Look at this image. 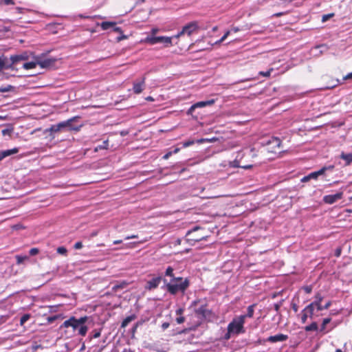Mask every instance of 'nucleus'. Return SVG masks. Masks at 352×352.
I'll return each instance as SVG.
<instances>
[{
    "mask_svg": "<svg viewBox=\"0 0 352 352\" xmlns=\"http://www.w3.org/2000/svg\"><path fill=\"white\" fill-rule=\"evenodd\" d=\"M10 133H11V130H10V129H6L2 130V134L3 135H6L7 134L10 135Z\"/></svg>",
    "mask_w": 352,
    "mask_h": 352,
    "instance_id": "4d7b16f0",
    "label": "nucleus"
},
{
    "mask_svg": "<svg viewBox=\"0 0 352 352\" xmlns=\"http://www.w3.org/2000/svg\"><path fill=\"white\" fill-rule=\"evenodd\" d=\"M58 318V316H49L47 317V322L48 323H52L53 322H54L57 318Z\"/></svg>",
    "mask_w": 352,
    "mask_h": 352,
    "instance_id": "49530a36",
    "label": "nucleus"
},
{
    "mask_svg": "<svg viewBox=\"0 0 352 352\" xmlns=\"http://www.w3.org/2000/svg\"><path fill=\"white\" fill-rule=\"evenodd\" d=\"M204 229L196 226L189 230L186 234V240L190 245H194L197 242L206 240L207 236L204 234Z\"/></svg>",
    "mask_w": 352,
    "mask_h": 352,
    "instance_id": "423d86ee",
    "label": "nucleus"
},
{
    "mask_svg": "<svg viewBox=\"0 0 352 352\" xmlns=\"http://www.w3.org/2000/svg\"><path fill=\"white\" fill-rule=\"evenodd\" d=\"M164 283L166 291L171 295H176L179 292L184 294L190 285V280L187 278H184L183 277L174 278L170 282L164 279Z\"/></svg>",
    "mask_w": 352,
    "mask_h": 352,
    "instance_id": "7ed1b4c3",
    "label": "nucleus"
},
{
    "mask_svg": "<svg viewBox=\"0 0 352 352\" xmlns=\"http://www.w3.org/2000/svg\"><path fill=\"white\" fill-rule=\"evenodd\" d=\"M3 1L6 5H13L14 3L13 0H3Z\"/></svg>",
    "mask_w": 352,
    "mask_h": 352,
    "instance_id": "6e6d98bb",
    "label": "nucleus"
},
{
    "mask_svg": "<svg viewBox=\"0 0 352 352\" xmlns=\"http://www.w3.org/2000/svg\"><path fill=\"white\" fill-rule=\"evenodd\" d=\"M33 56H35L34 54L30 51H23L21 53H18L14 55H11L10 57L4 55L0 56V66H12L14 65H19L25 63H29L34 60Z\"/></svg>",
    "mask_w": 352,
    "mask_h": 352,
    "instance_id": "f257e3e1",
    "label": "nucleus"
},
{
    "mask_svg": "<svg viewBox=\"0 0 352 352\" xmlns=\"http://www.w3.org/2000/svg\"><path fill=\"white\" fill-rule=\"evenodd\" d=\"M30 74H19L17 67H0V80H8L10 77L29 76Z\"/></svg>",
    "mask_w": 352,
    "mask_h": 352,
    "instance_id": "1a4fd4ad",
    "label": "nucleus"
},
{
    "mask_svg": "<svg viewBox=\"0 0 352 352\" xmlns=\"http://www.w3.org/2000/svg\"><path fill=\"white\" fill-rule=\"evenodd\" d=\"M165 276L170 277L171 279H174V278H176L174 274V269L171 266H168L166 269Z\"/></svg>",
    "mask_w": 352,
    "mask_h": 352,
    "instance_id": "473e14b6",
    "label": "nucleus"
},
{
    "mask_svg": "<svg viewBox=\"0 0 352 352\" xmlns=\"http://www.w3.org/2000/svg\"><path fill=\"white\" fill-rule=\"evenodd\" d=\"M342 197H343V192L340 191V192H337L335 195H328L324 196L323 201L325 204H333L335 202H336L338 200L341 199L342 198Z\"/></svg>",
    "mask_w": 352,
    "mask_h": 352,
    "instance_id": "4468645a",
    "label": "nucleus"
},
{
    "mask_svg": "<svg viewBox=\"0 0 352 352\" xmlns=\"http://www.w3.org/2000/svg\"><path fill=\"white\" fill-rule=\"evenodd\" d=\"M89 317L85 316L77 319L74 316H71L69 319L65 320L61 325L63 328H72L74 332L77 331L78 335L80 336H85L88 327L85 324L88 320Z\"/></svg>",
    "mask_w": 352,
    "mask_h": 352,
    "instance_id": "f03ea898",
    "label": "nucleus"
},
{
    "mask_svg": "<svg viewBox=\"0 0 352 352\" xmlns=\"http://www.w3.org/2000/svg\"><path fill=\"white\" fill-rule=\"evenodd\" d=\"M194 144H195L194 140H188L183 142V147L186 148V147L193 145Z\"/></svg>",
    "mask_w": 352,
    "mask_h": 352,
    "instance_id": "ea45409f",
    "label": "nucleus"
},
{
    "mask_svg": "<svg viewBox=\"0 0 352 352\" xmlns=\"http://www.w3.org/2000/svg\"><path fill=\"white\" fill-rule=\"evenodd\" d=\"M310 180L309 175H306L301 179L302 182H307Z\"/></svg>",
    "mask_w": 352,
    "mask_h": 352,
    "instance_id": "13d9d810",
    "label": "nucleus"
},
{
    "mask_svg": "<svg viewBox=\"0 0 352 352\" xmlns=\"http://www.w3.org/2000/svg\"><path fill=\"white\" fill-rule=\"evenodd\" d=\"M332 14H326L322 16V21H327Z\"/></svg>",
    "mask_w": 352,
    "mask_h": 352,
    "instance_id": "0e129e2a",
    "label": "nucleus"
},
{
    "mask_svg": "<svg viewBox=\"0 0 352 352\" xmlns=\"http://www.w3.org/2000/svg\"><path fill=\"white\" fill-rule=\"evenodd\" d=\"M240 154H239L236 158L230 162V166L232 168H243L244 169H249L253 166L252 164H242L241 160H238Z\"/></svg>",
    "mask_w": 352,
    "mask_h": 352,
    "instance_id": "a211bd4d",
    "label": "nucleus"
},
{
    "mask_svg": "<svg viewBox=\"0 0 352 352\" xmlns=\"http://www.w3.org/2000/svg\"><path fill=\"white\" fill-rule=\"evenodd\" d=\"M281 140L278 138L272 137L264 146V151L268 153L277 154L281 152Z\"/></svg>",
    "mask_w": 352,
    "mask_h": 352,
    "instance_id": "6e6552de",
    "label": "nucleus"
},
{
    "mask_svg": "<svg viewBox=\"0 0 352 352\" xmlns=\"http://www.w3.org/2000/svg\"><path fill=\"white\" fill-rule=\"evenodd\" d=\"M341 84H342V82L341 81V80L339 78H336L335 80H332L331 83L330 85H327V87H325L324 88H321V89H333L334 87H337L338 85H341Z\"/></svg>",
    "mask_w": 352,
    "mask_h": 352,
    "instance_id": "bb28decb",
    "label": "nucleus"
},
{
    "mask_svg": "<svg viewBox=\"0 0 352 352\" xmlns=\"http://www.w3.org/2000/svg\"><path fill=\"white\" fill-rule=\"evenodd\" d=\"M145 83V78H143L141 80L138 82H135L133 83V92L136 94H139L142 93L144 89Z\"/></svg>",
    "mask_w": 352,
    "mask_h": 352,
    "instance_id": "aec40b11",
    "label": "nucleus"
},
{
    "mask_svg": "<svg viewBox=\"0 0 352 352\" xmlns=\"http://www.w3.org/2000/svg\"><path fill=\"white\" fill-rule=\"evenodd\" d=\"M128 285V283L126 281H122L119 284H116L113 286L112 290L114 292H117L119 289H124Z\"/></svg>",
    "mask_w": 352,
    "mask_h": 352,
    "instance_id": "7c9ffc66",
    "label": "nucleus"
},
{
    "mask_svg": "<svg viewBox=\"0 0 352 352\" xmlns=\"http://www.w3.org/2000/svg\"><path fill=\"white\" fill-rule=\"evenodd\" d=\"M327 50H328V47L327 45L321 44V45H318L314 47L311 49V52L315 56H316V55H318L319 54H322L324 52H327Z\"/></svg>",
    "mask_w": 352,
    "mask_h": 352,
    "instance_id": "412c9836",
    "label": "nucleus"
},
{
    "mask_svg": "<svg viewBox=\"0 0 352 352\" xmlns=\"http://www.w3.org/2000/svg\"><path fill=\"white\" fill-rule=\"evenodd\" d=\"M50 52L42 53L38 56H33L34 60L29 63H23V66H51L54 65L60 58L50 55Z\"/></svg>",
    "mask_w": 352,
    "mask_h": 352,
    "instance_id": "20e7f679",
    "label": "nucleus"
},
{
    "mask_svg": "<svg viewBox=\"0 0 352 352\" xmlns=\"http://www.w3.org/2000/svg\"><path fill=\"white\" fill-rule=\"evenodd\" d=\"M18 152H19V149L16 148L10 149V150H6L3 152H0L1 160H3L4 157H8L10 155L17 153Z\"/></svg>",
    "mask_w": 352,
    "mask_h": 352,
    "instance_id": "a878e982",
    "label": "nucleus"
},
{
    "mask_svg": "<svg viewBox=\"0 0 352 352\" xmlns=\"http://www.w3.org/2000/svg\"><path fill=\"white\" fill-rule=\"evenodd\" d=\"M109 148V141L104 140L101 145H98L97 147H96L95 151H98V150H102V149H108Z\"/></svg>",
    "mask_w": 352,
    "mask_h": 352,
    "instance_id": "f704fd0d",
    "label": "nucleus"
},
{
    "mask_svg": "<svg viewBox=\"0 0 352 352\" xmlns=\"http://www.w3.org/2000/svg\"><path fill=\"white\" fill-rule=\"evenodd\" d=\"M292 309H293L295 312H297V311H298V306H297V305H296V304H292Z\"/></svg>",
    "mask_w": 352,
    "mask_h": 352,
    "instance_id": "e2e57ef3",
    "label": "nucleus"
},
{
    "mask_svg": "<svg viewBox=\"0 0 352 352\" xmlns=\"http://www.w3.org/2000/svg\"><path fill=\"white\" fill-rule=\"evenodd\" d=\"M151 237H149V238H145L143 240H141L140 241H135V242H132V243H129V247L130 248H135V247H137L138 245L140 244H142L143 243H145L146 241H148Z\"/></svg>",
    "mask_w": 352,
    "mask_h": 352,
    "instance_id": "72a5a7b5",
    "label": "nucleus"
},
{
    "mask_svg": "<svg viewBox=\"0 0 352 352\" xmlns=\"http://www.w3.org/2000/svg\"><path fill=\"white\" fill-rule=\"evenodd\" d=\"M14 87L12 85H8L6 87H0V92L4 93L12 90Z\"/></svg>",
    "mask_w": 352,
    "mask_h": 352,
    "instance_id": "4c0bfd02",
    "label": "nucleus"
},
{
    "mask_svg": "<svg viewBox=\"0 0 352 352\" xmlns=\"http://www.w3.org/2000/svg\"><path fill=\"white\" fill-rule=\"evenodd\" d=\"M31 316L29 314H25L22 316L20 319V324L21 326L24 325V324L30 318Z\"/></svg>",
    "mask_w": 352,
    "mask_h": 352,
    "instance_id": "e433bc0d",
    "label": "nucleus"
},
{
    "mask_svg": "<svg viewBox=\"0 0 352 352\" xmlns=\"http://www.w3.org/2000/svg\"><path fill=\"white\" fill-rule=\"evenodd\" d=\"M162 281V277L157 276L152 278L151 280L147 281L146 285L145 286V289L148 290L155 289L158 287L159 285Z\"/></svg>",
    "mask_w": 352,
    "mask_h": 352,
    "instance_id": "dca6fc26",
    "label": "nucleus"
},
{
    "mask_svg": "<svg viewBox=\"0 0 352 352\" xmlns=\"http://www.w3.org/2000/svg\"><path fill=\"white\" fill-rule=\"evenodd\" d=\"M160 38L162 40H159V43L163 44L164 47H168L172 45V40L176 38L175 36L172 37L160 36Z\"/></svg>",
    "mask_w": 352,
    "mask_h": 352,
    "instance_id": "5701e85b",
    "label": "nucleus"
},
{
    "mask_svg": "<svg viewBox=\"0 0 352 352\" xmlns=\"http://www.w3.org/2000/svg\"><path fill=\"white\" fill-rule=\"evenodd\" d=\"M322 168H326V170H333L334 168V166L333 165H331V166H324Z\"/></svg>",
    "mask_w": 352,
    "mask_h": 352,
    "instance_id": "69168bd1",
    "label": "nucleus"
},
{
    "mask_svg": "<svg viewBox=\"0 0 352 352\" xmlns=\"http://www.w3.org/2000/svg\"><path fill=\"white\" fill-rule=\"evenodd\" d=\"M25 258H26V257H23L19 255L16 256L17 264H21V263H23Z\"/></svg>",
    "mask_w": 352,
    "mask_h": 352,
    "instance_id": "de8ad7c7",
    "label": "nucleus"
},
{
    "mask_svg": "<svg viewBox=\"0 0 352 352\" xmlns=\"http://www.w3.org/2000/svg\"><path fill=\"white\" fill-rule=\"evenodd\" d=\"M255 149L254 148L250 149V155H251L252 157L256 156L255 153Z\"/></svg>",
    "mask_w": 352,
    "mask_h": 352,
    "instance_id": "338daca9",
    "label": "nucleus"
},
{
    "mask_svg": "<svg viewBox=\"0 0 352 352\" xmlns=\"http://www.w3.org/2000/svg\"><path fill=\"white\" fill-rule=\"evenodd\" d=\"M288 339V336L285 334H277L275 336H271L268 337L267 340L270 342H283L286 341Z\"/></svg>",
    "mask_w": 352,
    "mask_h": 352,
    "instance_id": "6ab92c4d",
    "label": "nucleus"
},
{
    "mask_svg": "<svg viewBox=\"0 0 352 352\" xmlns=\"http://www.w3.org/2000/svg\"><path fill=\"white\" fill-rule=\"evenodd\" d=\"M256 306V304H252L248 307L247 308V313L244 315H241L240 316H244V320L245 321V319L247 318H252L254 316V309Z\"/></svg>",
    "mask_w": 352,
    "mask_h": 352,
    "instance_id": "b1692460",
    "label": "nucleus"
},
{
    "mask_svg": "<svg viewBox=\"0 0 352 352\" xmlns=\"http://www.w3.org/2000/svg\"><path fill=\"white\" fill-rule=\"evenodd\" d=\"M272 71V69H270V70H268L266 72H260L259 74L262 75L263 76H265V77H268V76H270V73H271Z\"/></svg>",
    "mask_w": 352,
    "mask_h": 352,
    "instance_id": "3c124183",
    "label": "nucleus"
},
{
    "mask_svg": "<svg viewBox=\"0 0 352 352\" xmlns=\"http://www.w3.org/2000/svg\"><path fill=\"white\" fill-rule=\"evenodd\" d=\"M184 312V308H179L175 311L176 315L179 316H182Z\"/></svg>",
    "mask_w": 352,
    "mask_h": 352,
    "instance_id": "603ef678",
    "label": "nucleus"
},
{
    "mask_svg": "<svg viewBox=\"0 0 352 352\" xmlns=\"http://www.w3.org/2000/svg\"><path fill=\"white\" fill-rule=\"evenodd\" d=\"M198 29V25L197 22H190L183 27L182 30L175 36V37L177 38L179 36L187 34L188 36H190L193 32L197 31Z\"/></svg>",
    "mask_w": 352,
    "mask_h": 352,
    "instance_id": "9b49d317",
    "label": "nucleus"
},
{
    "mask_svg": "<svg viewBox=\"0 0 352 352\" xmlns=\"http://www.w3.org/2000/svg\"><path fill=\"white\" fill-rule=\"evenodd\" d=\"M93 335L91 336V338H98L100 336V330H94L93 331Z\"/></svg>",
    "mask_w": 352,
    "mask_h": 352,
    "instance_id": "c03bdc74",
    "label": "nucleus"
},
{
    "mask_svg": "<svg viewBox=\"0 0 352 352\" xmlns=\"http://www.w3.org/2000/svg\"><path fill=\"white\" fill-rule=\"evenodd\" d=\"M341 254V249L338 248L336 250L335 256L338 257L340 256Z\"/></svg>",
    "mask_w": 352,
    "mask_h": 352,
    "instance_id": "680f3d73",
    "label": "nucleus"
},
{
    "mask_svg": "<svg viewBox=\"0 0 352 352\" xmlns=\"http://www.w3.org/2000/svg\"><path fill=\"white\" fill-rule=\"evenodd\" d=\"M230 32L229 30H228L225 34L217 42V43H221L223 42V41L226 40V38L228 36V35L230 34Z\"/></svg>",
    "mask_w": 352,
    "mask_h": 352,
    "instance_id": "a18cd8bd",
    "label": "nucleus"
},
{
    "mask_svg": "<svg viewBox=\"0 0 352 352\" xmlns=\"http://www.w3.org/2000/svg\"><path fill=\"white\" fill-rule=\"evenodd\" d=\"M244 316H236L228 325V331L229 333L236 335L244 333L245 329L244 328Z\"/></svg>",
    "mask_w": 352,
    "mask_h": 352,
    "instance_id": "0eeeda50",
    "label": "nucleus"
},
{
    "mask_svg": "<svg viewBox=\"0 0 352 352\" xmlns=\"http://www.w3.org/2000/svg\"><path fill=\"white\" fill-rule=\"evenodd\" d=\"M173 155V153L172 151H169L168 153H166L164 156H163V159L164 160H168L171 155Z\"/></svg>",
    "mask_w": 352,
    "mask_h": 352,
    "instance_id": "864d4df0",
    "label": "nucleus"
},
{
    "mask_svg": "<svg viewBox=\"0 0 352 352\" xmlns=\"http://www.w3.org/2000/svg\"><path fill=\"white\" fill-rule=\"evenodd\" d=\"M340 157L345 161V166H349L352 163V153H345L342 152Z\"/></svg>",
    "mask_w": 352,
    "mask_h": 352,
    "instance_id": "393cba45",
    "label": "nucleus"
},
{
    "mask_svg": "<svg viewBox=\"0 0 352 352\" xmlns=\"http://www.w3.org/2000/svg\"><path fill=\"white\" fill-rule=\"evenodd\" d=\"M136 318L135 315L133 314L129 316H127L126 318L123 320L121 324L122 328H125L131 321Z\"/></svg>",
    "mask_w": 352,
    "mask_h": 352,
    "instance_id": "c85d7f7f",
    "label": "nucleus"
},
{
    "mask_svg": "<svg viewBox=\"0 0 352 352\" xmlns=\"http://www.w3.org/2000/svg\"><path fill=\"white\" fill-rule=\"evenodd\" d=\"M185 321V318L182 316H180L176 318V322L177 324H182Z\"/></svg>",
    "mask_w": 352,
    "mask_h": 352,
    "instance_id": "09e8293b",
    "label": "nucleus"
},
{
    "mask_svg": "<svg viewBox=\"0 0 352 352\" xmlns=\"http://www.w3.org/2000/svg\"><path fill=\"white\" fill-rule=\"evenodd\" d=\"M78 17L80 18V19H89L91 18L90 16H88V15H85V14H80L78 15Z\"/></svg>",
    "mask_w": 352,
    "mask_h": 352,
    "instance_id": "bf43d9fd",
    "label": "nucleus"
},
{
    "mask_svg": "<svg viewBox=\"0 0 352 352\" xmlns=\"http://www.w3.org/2000/svg\"><path fill=\"white\" fill-rule=\"evenodd\" d=\"M215 102V100L211 99L206 101H200L192 104L188 111V114H192L193 111L197 108H202L206 106L212 105Z\"/></svg>",
    "mask_w": 352,
    "mask_h": 352,
    "instance_id": "ddd939ff",
    "label": "nucleus"
},
{
    "mask_svg": "<svg viewBox=\"0 0 352 352\" xmlns=\"http://www.w3.org/2000/svg\"><path fill=\"white\" fill-rule=\"evenodd\" d=\"M314 298L315 300L309 304L312 305V308L314 309V307H316L318 311H322L324 309H328L331 305V302L329 300L328 302H326L324 307H321V302L323 300V296L319 292L316 294Z\"/></svg>",
    "mask_w": 352,
    "mask_h": 352,
    "instance_id": "9d476101",
    "label": "nucleus"
},
{
    "mask_svg": "<svg viewBox=\"0 0 352 352\" xmlns=\"http://www.w3.org/2000/svg\"><path fill=\"white\" fill-rule=\"evenodd\" d=\"M331 318H326L323 319L322 323L320 327V331H324V330L326 329V325L327 324H329L331 322Z\"/></svg>",
    "mask_w": 352,
    "mask_h": 352,
    "instance_id": "c9c22d12",
    "label": "nucleus"
},
{
    "mask_svg": "<svg viewBox=\"0 0 352 352\" xmlns=\"http://www.w3.org/2000/svg\"><path fill=\"white\" fill-rule=\"evenodd\" d=\"M326 171V168H320L318 171L312 172L310 174H309V177L310 179H317L318 176L323 175Z\"/></svg>",
    "mask_w": 352,
    "mask_h": 352,
    "instance_id": "cd10ccee",
    "label": "nucleus"
},
{
    "mask_svg": "<svg viewBox=\"0 0 352 352\" xmlns=\"http://www.w3.org/2000/svg\"><path fill=\"white\" fill-rule=\"evenodd\" d=\"M56 251H57V253L62 254V255H66L67 252V249L63 246L58 247L57 248Z\"/></svg>",
    "mask_w": 352,
    "mask_h": 352,
    "instance_id": "58836bf2",
    "label": "nucleus"
},
{
    "mask_svg": "<svg viewBox=\"0 0 352 352\" xmlns=\"http://www.w3.org/2000/svg\"><path fill=\"white\" fill-rule=\"evenodd\" d=\"M314 309L312 308L311 305L306 306L301 311V322L305 324L307 322V318H312Z\"/></svg>",
    "mask_w": 352,
    "mask_h": 352,
    "instance_id": "f8f14e48",
    "label": "nucleus"
},
{
    "mask_svg": "<svg viewBox=\"0 0 352 352\" xmlns=\"http://www.w3.org/2000/svg\"><path fill=\"white\" fill-rule=\"evenodd\" d=\"M38 252H39V250L36 248H33L30 249V254L31 256L36 255L37 254H38Z\"/></svg>",
    "mask_w": 352,
    "mask_h": 352,
    "instance_id": "37998d69",
    "label": "nucleus"
},
{
    "mask_svg": "<svg viewBox=\"0 0 352 352\" xmlns=\"http://www.w3.org/2000/svg\"><path fill=\"white\" fill-rule=\"evenodd\" d=\"M98 25H100L101 28L103 30H107L109 29H113L114 32H120L121 28L116 26V23L113 21H104L100 24L98 23Z\"/></svg>",
    "mask_w": 352,
    "mask_h": 352,
    "instance_id": "2eb2a0df",
    "label": "nucleus"
},
{
    "mask_svg": "<svg viewBox=\"0 0 352 352\" xmlns=\"http://www.w3.org/2000/svg\"><path fill=\"white\" fill-rule=\"evenodd\" d=\"M274 309L278 311L280 309V305L278 304H274Z\"/></svg>",
    "mask_w": 352,
    "mask_h": 352,
    "instance_id": "774afa93",
    "label": "nucleus"
},
{
    "mask_svg": "<svg viewBox=\"0 0 352 352\" xmlns=\"http://www.w3.org/2000/svg\"><path fill=\"white\" fill-rule=\"evenodd\" d=\"M159 40H162V38L155 36H148L146 38V42L151 45L159 43Z\"/></svg>",
    "mask_w": 352,
    "mask_h": 352,
    "instance_id": "c756f323",
    "label": "nucleus"
},
{
    "mask_svg": "<svg viewBox=\"0 0 352 352\" xmlns=\"http://www.w3.org/2000/svg\"><path fill=\"white\" fill-rule=\"evenodd\" d=\"M302 289L305 291L306 294H311L313 289V287L311 285H307L302 287Z\"/></svg>",
    "mask_w": 352,
    "mask_h": 352,
    "instance_id": "79ce46f5",
    "label": "nucleus"
},
{
    "mask_svg": "<svg viewBox=\"0 0 352 352\" xmlns=\"http://www.w3.org/2000/svg\"><path fill=\"white\" fill-rule=\"evenodd\" d=\"M74 247L76 250L81 249L82 248V243L80 241H78L74 244Z\"/></svg>",
    "mask_w": 352,
    "mask_h": 352,
    "instance_id": "8fccbe9b",
    "label": "nucleus"
},
{
    "mask_svg": "<svg viewBox=\"0 0 352 352\" xmlns=\"http://www.w3.org/2000/svg\"><path fill=\"white\" fill-rule=\"evenodd\" d=\"M318 329V324L316 322H313L309 325L305 327L306 331H317Z\"/></svg>",
    "mask_w": 352,
    "mask_h": 352,
    "instance_id": "2f4dec72",
    "label": "nucleus"
},
{
    "mask_svg": "<svg viewBox=\"0 0 352 352\" xmlns=\"http://www.w3.org/2000/svg\"><path fill=\"white\" fill-rule=\"evenodd\" d=\"M65 129V125L63 124L62 122L57 124L52 125L49 129L45 130L46 132L58 133L62 129Z\"/></svg>",
    "mask_w": 352,
    "mask_h": 352,
    "instance_id": "4be33fe9",
    "label": "nucleus"
},
{
    "mask_svg": "<svg viewBox=\"0 0 352 352\" xmlns=\"http://www.w3.org/2000/svg\"><path fill=\"white\" fill-rule=\"evenodd\" d=\"M138 237V235L132 234V235L126 236L125 237V239L129 240V239H137Z\"/></svg>",
    "mask_w": 352,
    "mask_h": 352,
    "instance_id": "5fc2aeb1",
    "label": "nucleus"
},
{
    "mask_svg": "<svg viewBox=\"0 0 352 352\" xmlns=\"http://www.w3.org/2000/svg\"><path fill=\"white\" fill-rule=\"evenodd\" d=\"M351 79H352V72L349 73L348 74H346L345 76H343L340 80L343 84L344 81H346L347 80H351Z\"/></svg>",
    "mask_w": 352,
    "mask_h": 352,
    "instance_id": "a19ab883",
    "label": "nucleus"
},
{
    "mask_svg": "<svg viewBox=\"0 0 352 352\" xmlns=\"http://www.w3.org/2000/svg\"><path fill=\"white\" fill-rule=\"evenodd\" d=\"M192 306L197 307L195 309L196 316L201 320H206L212 316V311L208 309V305L206 299H197L192 302Z\"/></svg>",
    "mask_w": 352,
    "mask_h": 352,
    "instance_id": "39448f33",
    "label": "nucleus"
},
{
    "mask_svg": "<svg viewBox=\"0 0 352 352\" xmlns=\"http://www.w3.org/2000/svg\"><path fill=\"white\" fill-rule=\"evenodd\" d=\"M79 118L78 116H74L72 118L68 119L67 120L62 122L63 124L65 125V128H68L70 131H78L81 127V126H75L72 124V123L78 120Z\"/></svg>",
    "mask_w": 352,
    "mask_h": 352,
    "instance_id": "f3484780",
    "label": "nucleus"
},
{
    "mask_svg": "<svg viewBox=\"0 0 352 352\" xmlns=\"http://www.w3.org/2000/svg\"><path fill=\"white\" fill-rule=\"evenodd\" d=\"M169 326H170V324L168 322H164L162 324V328L164 330V329H166Z\"/></svg>",
    "mask_w": 352,
    "mask_h": 352,
    "instance_id": "052dcab7",
    "label": "nucleus"
}]
</instances>
